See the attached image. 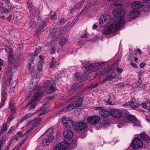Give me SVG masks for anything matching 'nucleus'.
<instances>
[{
  "instance_id": "41",
  "label": "nucleus",
  "mask_w": 150,
  "mask_h": 150,
  "mask_svg": "<svg viewBox=\"0 0 150 150\" xmlns=\"http://www.w3.org/2000/svg\"><path fill=\"white\" fill-rule=\"evenodd\" d=\"M66 20H65L64 18H63L58 21V23H60L61 25H63L66 23Z\"/></svg>"
},
{
  "instance_id": "42",
  "label": "nucleus",
  "mask_w": 150,
  "mask_h": 150,
  "mask_svg": "<svg viewBox=\"0 0 150 150\" xmlns=\"http://www.w3.org/2000/svg\"><path fill=\"white\" fill-rule=\"evenodd\" d=\"M67 40V39L66 38H63L62 39L60 42V45L61 47H62Z\"/></svg>"
},
{
  "instance_id": "62",
  "label": "nucleus",
  "mask_w": 150,
  "mask_h": 150,
  "mask_svg": "<svg viewBox=\"0 0 150 150\" xmlns=\"http://www.w3.org/2000/svg\"><path fill=\"white\" fill-rule=\"evenodd\" d=\"M12 18V15H10L7 18V20L8 21H10L11 19Z\"/></svg>"
},
{
  "instance_id": "3",
  "label": "nucleus",
  "mask_w": 150,
  "mask_h": 150,
  "mask_svg": "<svg viewBox=\"0 0 150 150\" xmlns=\"http://www.w3.org/2000/svg\"><path fill=\"white\" fill-rule=\"evenodd\" d=\"M69 25L68 24H67L65 26L59 29L58 31L56 32H55L54 29L50 30V35L51 37H52V40L50 43L52 46H54L56 44V42L57 40L58 36L62 35L66 30Z\"/></svg>"
},
{
  "instance_id": "26",
  "label": "nucleus",
  "mask_w": 150,
  "mask_h": 150,
  "mask_svg": "<svg viewBox=\"0 0 150 150\" xmlns=\"http://www.w3.org/2000/svg\"><path fill=\"white\" fill-rule=\"evenodd\" d=\"M83 98H80L77 101H74L73 102L74 108H75L81 106L82 104Z\"/></svg>"
},
{
  "instance_id": "15",
  "label": "nucleus",
  "mask_w": 150,
  "mask_h": 150,
  "mask_svg": "<svg viewBox=\"0 0 150 150\" xmlns=\"http://www.w3.org/2000/svg\"><path fill=\"white\" fill-rule=\"evenodd\" d=\"M87 127V124L85 122H81L77 124L75 126V129L78 131L84 129Z\"/></svg>"
},
{
  "instance_id": "9",
  "label": "nucleus",
  "mask_w": 150,
  "mask_h": 150,
  "mask_svg": "<svg viewBox=\"0 0 150 150\" xmlns=\"http://www.w3.org/2000/svg\"><path fill=\"white\" fill-rule=\"evenodd\" d=\"M122 121L125 123H129V122L136 123L135 125V126H138L139 125L138 123L139 122L136 118L133 116L131 115H126L123 117Z\"/></svg>"
},
{
  "instance_id": "50",
  "label": "nucleus",
  "mask_w": 150,
  "mask_h": 150,
  "mask_svg": "<svg viewBox=\"0 0 150 150\" xmlns=\"http://www.w3.org/2000/svg\"><path fill=\"white\" fill-rule=\"evenodd\" d=\"M34 127H33V126H32L31 127L30 129H29L28 130H27L25 133L24 134L25 135H27L31 131L33 130L34 129Z\"/></svg>"
},
{
  "instance_id": "28",
  "label": "nucleus",
  "mask_w": 150,
  "mask_h": 150,
  "mask_svg": "<svg viewBox=\"0 0 150 150\" xmlns=\"http://www.w3.org/2000/svg\"><path fill=\"white\" fill-rule=\"evenodd\" d=\"M116 68V67L115 64L111 65L109 67L105 69V73H106V74H108V73H109L111 71L115 70Z\"/></svg>"
},
{
  "instance_id": "16",
  "label": "nucleus",
  "mask_w": 150,
  "mask_h": 150,
  "mask_svg": "<svg viewBox=\"0 0 150 150\" xmlns=\"http://www.w3.org/2000/svg\"><path fill=\"white\" fill-rule=\"evenodd\" d=\"M110 115L114 117L118 118L121 116L122 113L119 110L113 109L110 111Z\"/></svg>"
},
{
  "instance_id": "5",
  "label": "nucleus",
  "mask_w": 150,
  "mask_h": 150,
  "mask_svg": "<svg viewBox=\"0 0 150 150\" xmlns=\"http://www.w3.org/2000/svg\"><path fill=\"white\" fill-rule=\"evenodd\" d=\"M98 3L91 1L88 3L87 6L85 7L78 14L79 16L80 15H85L91 9L93 11H95L98 7Z\"/></svg>"
},
{
  "instance_id": "21",
  "label": "nucleus",
  "mask_w": 150,
  "mask_h": 150,
  "mask_svg": "<svg viewBox=\"0 0 150 150\" xmlns=\"http://www.w3.org/2000/svg\"><path fill=\"white\" fill-rule=\"evenodd\" d=\"M131 6L133 9H138L143 6L142 2L136 1L132 2L131 4Z\"/></svg>"
},
{
  "instance_id": "56",
  "label": "nucleus",
  "mask_w": 150,
  "mask_h": 150,
  "mask_svg": "<svg viewBox=\"0 0 150 150\" xmlns=\"http://www.w3.org/2000/svg\"><path fill=\"white\" fill-rule=\"evenodd\" d=\"M141 106L144 109H146L147 108V105L145 103H142Z\"/></svg>"
},
{
  "instance_id": "10",
  "label": "nucleus",
  "mask_w": 150,
  "mask_h": 150,
  "mask_svg": "<svg viewBox=\"0 0 150 150\" xmlns=\"http://www.w3.org/2000/svg\"><path fill=\"white\" fill-rule=\"evenodd\" d=\"M43 86L47 89V92L48 93H51L55 91L54 83L52 81L49 80L46 81L44 83Z\"/></svg>"
},
{
  "instance_id": "45",
  "label": "nucleus",
  "mask_w": 150,
  "mask_h": 150,
  "mask_svg": "<svg viewBox=\"0 0 150 150\" xmlns=\"http://www.w3.org/2000/svg\"><path fill=\"white\" fill-rule=\"evenodd\" d=\"M7 7L8 8V9H9V10L10 9H11L13 8V5L11 3H10V1L9 2H7Z\"/></svg>"
},
{
  "instance_id": "4",
  "label": "nucleus",
  "mask_w": 150,
  "mask_h": 150,
  "mask_svg": "<svg viewBox=\"0 0 150 150\" xmlns=\"http://www.w3.org/2000/svg\"><path fill=\"white\" fill-rule=\"evenodd\" d=\"M40 86H37L34 90H33L30 95L29 97L30 98L31 100L30 106V109H34L36 106L35 103L32 105V103L37 100L41 96V93L40 91Z\"/></svg>"
},
{
  "instance_id": "47",
  "label": "nucleus",
  "mask_w": 150,
  "mask_h": 150,
  "mask_svg": "<svg viewBox=\"0 0 150 150\" xmlns=\"http://www.w3.org/2000/svg\"><path fill=\"white\" fill-rule=\"evenodd\" d=\"M15 128V127L12 126L8 130V132H7L8 134H9L11 133H12L13 132Z\"/></svg>"
},
{
  "instance_id": "1",
  "label": "nucleus",
  "mask_w": 150,
  "mask_h": 150,
  "mask_svg": "<svg viewBox=\"0 0 150 150\" xmlns=\"http://www.w3.org/2000/svg\"><path fill=\"white\" fill-rule=\"evenodd\" d=\"M120 0H116L113 5L114 8L113 21L110 26L103 32L104 35H107L117 31L125 23L124 16L125 12L124 5L121 3Z\"/></svg>"
},
{
  "instance_id": "19",
  "label": "nucleus",
  "mask_w": 150,
  "mask_h": 150,
  "mask_svg": "<svg viewBox=\"0 0 150 150\" xmlns=\"http://www.w3.org/2000/svg\"><path fill=\"white\" fill-rule=\"evenodd\" d=\"M139 11L137 10H133L129 11L128 17L131 19L137 17L139 14Z\"/></svg>"
},
{
  "instance_id": "24",
  "label": "nucleus",
  "mask_w": 150,
  "mask_h": 150,
  "mask_svg": "<svg viewBox=\"0 0 150 150\" xmlns=\"http://www.w3.org/2000/svg\"><path fill=\"white\" fill-rule=\"evenodd\" d=\"M59 144L63 150L68 147L69 145V142L66 140L62 141Z\"/></svg>"
},
{
  "instance_id": "22",
  "label": "nucleus",
  "mask_w": 150,
  "mask_h": 150,
  "mask_svg": "<svg viewBox=\"0 0 150 150\" xmlns=\"http://www.w3.org/2000/svg\"><path fill=\"white\" fill-rule=\"evenodd\" d=\"M140 136L147 143L150 142V139L144 132H142L140 134Z\"/></svg>"
},
{
  "instance_id": "53",
  "label": "nucleus",
  "mask_w": 150,
  "mask_h": 150,
  "mask_svg": "<svg viewBox=\"0 0 150 150\" xmlns=\"http://www.w3.org/2000/svg\"><path fill=\"white\" fill-rule=\"evenodd\" d=\"M116 69L118 74H120L122 73V70L121 69H120L117 67L116 68Z\"/></svg>"
},
{
  "instance_id": "58",
  "label": "nucleus",
  "mask_w": 150,
  "mask_h": 150,
  "mask_svg": "<svg viewBox=\"0 0 150 150\" xmlns=\"http://www.w3.org/2000/svg\"><path fill=\"white\" fill-rule=\"evenodd\" d=\"M13 119V118L11 117H8L7 120V122H10Z\"/></svg>"
},
{
  "instance_id": "39",
  "label": "nucleus",
  "mask_w": 150,
  "mask_h": 150,
  "mask_svg": "<svg viewBox=\"0 0 150 150\" xmlns=\"http://www.w3.org/2000/svg\"><path fill=\"white\" fill-rule=\"evenodd\" d=\"M35 113V112L33 113H29L25 115L23 117V120H24L28 118L29 117L33 116V115Z\"/></svg>"
},
{
  "instance_id": "59",
  "label": "nucleus",
  "mask_w": 150,
  "mask_h": 150,
  "mask_svg": "<svg viewBox=\"0 0 150 150\" xmlns=\"http://www.w3.org/2000/svg\"><path fill=\"white\" fill-rule=\"evenodd\" d=\"M145 65V63L143 62H141L140 64V67L141 68L143 67Z\"/></svg>"
},
{
  "instance_id": "38",
  "label": "nucleus",
  "mask_w": 150,
  "mask_h": 150,
  "mask_svg": "<svg viewBox=\"0 0 150 150\" xmlns=\"http://www.w3.org/2000/svg\"><path fill=\"white\" fill-rule=\"evenodd\" d=\"M41 50V48L40 47L37 48L35 51L34 52V53L31 54L30 56H34L37 55L40 52Z\"/></svg>"
},
{
  "instance_id": "34",
  "label": "nucleus",
  "mask_w": 150,
  "mask_h": 150,
  "mask_svg": "<svg viewBox=\"0 0 150 150\" xmlns=\"http://www.w3.org/2000/svg\"><path fill=\"white\" fill-rule=\"evenodd\" d=\"M56 62L55 59L54 57H52L51 58V63L50 66V67L51 68L54 67L55 65Z\"/></svg>"
},
{
  "instance_id": "46",
  "label": "nucleus",
  "mask_w": 150,
  "mask_h": 150,
  "mask_svg": "<svg viewBox=\"0 0 150 150\" xmlns=\"http://www.w3.org/2000/svg\"><path fill=\"white\" fill-rule=\"evenodd\" d=\"M33 59L32 58H31L30 60L29 61V63L28 64V69H29V70H30V67H31V64H30V62H33Z\"/></svg>"
},
{
  "instance_id": "11",
  "label": "nucleus",
  "mask_w": 150,
  "mask_h": 150,
  "mask_svg": "<svg viewBox=\"0 0 150 150\" xmlns=\"http://www.w3.org/2000/svg\"><path fill=\"white\" fill-rule=\"evenodd\" d=\"M143 145L142 140L139 138L136 137L133 139L131 146L133 149H136L141 147Z\"/></svg>"
},
{
  "instance_id": "29",
  "label": "nucleus",
  "mask_w": 150,
  "mask_h": 150,
  "mask_svg": "<svg viewBox=\"0 0 150 150\" xmlns=\"http://www.w3.org/2000/svg\"><path fill=\"white\" fill-rule=\"evenodd\" d=\"M135 98H133L132 99V100L129 103V106L132 107L133 108H135L138 107L139 105L137 103H135Z\"/></svg>"
},
{
  "instance_id": "14",
  "label": "nucleus",
  "mask_w": 150,
  "mask_h": 150,
  "mask_svg": "<svg viewBox=\"0 0 150 150\" xmlns=\"http://www.w3.org/2000/svg\"><path fill=\"white\" fill-rule=\"evenodd\" d=\"M16 67L13 66L11 68H9L7 70V73L8 76V80L9 81H11L12 79V77L14 75V73L16 72ZM9 84L10 81H9Z\"/></svg>"
},
{
  "instance_id": "49",
  "label": "nucleus",
  "mask_w": 150,
  "mask_h": 150,
  "mask_svg": "<svg viewBox=\"0 0 150 150\" xmlns=\"http://www.w3.org/2000/svg\"><path fill=\"white\" fill-rule=\"evenodd\" d=\"M105 103H106V105L109 104L112 105H113L114 104H112L111 101L110 100V99L109 98H108V99L106 100L105 101Z\"/></svg>"
},
{
  "instance_id": "27",
  "label": "nucleus",
  "mask_w": 150,
  "mask_h": 150,
  "mask_svg": "<svg viewBox=\"0 0 150 150\" xmlns=\"http://www.w3.org/2000/svg\"><path fill=\"white\" fill-rule=\"evenodd\" d=\"M41 119L40 118L36 117L33 120L32 123L33 124V127L37 126L41 122Z\"/></svg>"
},
{
  "instance_id": "32",
  "label": "nucleus",
  "mask_w": 150,
  "mask_h": 150,
  "mask_svg": "<svg viewBox=\"0 0 150 150\" xmlns=\"http://www.w3.org/2000/svg\"><path fill=\"white\" fill-rule=\"evenodd\" d=\"M84 0H82L80 2L76 4L75 7L76 9H79L81 8L83 6Z\"/></svg>"
},
{
  "instance_id": "55",
  "label": "nucleus",
  "mask_w": 150,
  "mask_h": 150,
  "mask_svg": "<svg viewBox=\"0 0 150 150\" xmlns=\"http://www.w3.org/2000/svg\"><path fill=\"white\" fill-rule=\"evenodd\" d=\"M144 73V71L143 70L140 71L139 72V77H141L142 75Z\"/></svg>"
},
{
  "instance_id": "33",
  "label": "nucleus",
  "mask_w": 150,
  "mask_h": 150,
  "mask_svg": "<svg viewBox=\"0 0 150 150\" xmlns=\"http://www.w3.org/2000/svg\"><path fill=\"white\" fill-rule=\"evenodd\" d=\"M87 37V34L86 33H85L84 34L80 37V42H82L83 41H85L86 40V38Z\"/></svg>"
},
{
  "instance_id": "7",
  "label": "nucleus",
  "mask_w": 150,
  "mask_h": 150,
  "mask_svg": "<svg viewBox=\"0 0 150 150\" xmlns=\"http://www.w3.org/2000/svg\"><path fill=\"white\" fill-rule=\"evenodd\" d=\"M52 132V129L50 128L46 132V135L42 142L44 146H46L48 145L53 141L54 137Z\"/></svg>"
},
{
  "instance_id": "43",
  "label": "nucleus",
  "mask_w": 150,
  "mask_h": 150,
  "mask_svg": "<svg viewBox=\"0 0 150 150\" xmlns=\"http://www.w3.org/2000/svg\"><path fill=\"white\" fill-rule=\"evenodd\" d=\"M53 150H63L58 144L54 146Z\"/></svg>"
},
{
  "instance_id": "8",
  "label": "nucleus",
  "mask_w": 150,
  "mask_h": 150,
  "mask_svg": "<svg viewBox=\"0 0 150 150\" xmlns=\"http://www.w3.org/2000/svg\"><path fill=\"white\" fill-rule=\"evenodd\" d=\"M119 76L116 72H112L111 74H105L101 79L100 81V83L106 82L108 81H113L118 78Z\"/></svg>"
},
{
  "instance_id": "44",
  "label": "nucleus",
  "mask_w": 150,
  "mask_h": 150,
  "mask_svg": "<svg viewBox=\"0 0 150 150\" xmlns=\"http://www.w3.org/2000/svg\"><path fill=\"white\" fill-rule=\"evenodd\" d=\"M6 139V138L4 136H2L0 138V146H2L4 141Z\"/></svg>"
},
{
  "instance_id": "63",
  "label": "nucleus",
  "mask_w": 150,
  "mask_h": 150,
  "mask_svg": "<svg viewBox=\"0 0 150 150\" xmlns=\"http://www.w3.org/2000/svg\"><path fill=\"white\" fill-rule=\"evenodd\" d=\"M75 9L74 8H71L70 10V12L71 13H72L74 11H75Z\"/></svg>"
},
{
  "instance_id": "18",
  "label": "nucleus",
  "mask_w": 150,
  "mask_h": 150,
  "mask_svg": "<svg viewBox=\"0 0 150 150\" xmlns=\"http://www.w3.org/2000/svg\"><path fill=\"white\" fill-rule=\"evenodd\" d=\"M63 134L65 138L68 139L72 138L74 136V134L72 132L68 129L64 130Z\"/></svg>"
},
{
  "instance_id": "31",
  "label": "nucleus",
  "mask_w": 150,
  "mask_h": 150,
  "mask_svg": "<svg viewBox=\"0 0 150 150\" xmlns=\"http://www.w3.org/2000/svg\"><path fill=\"white\" fill-rule=\"evenodd\" d=\"M73 105V103H72L65 107L64 109H62V110L63 111V110H65L69 111L73 109H74L75 108H74V107L73 108V107H74Z\"/></svg>"
},
{
  "instance_id": "25",
  "label": "nucleus",
  "mask_w": 150,
  "mask_h": 150,
  "mask_svg": "<svg viewBox=\"0 0 150 150\" xmlns=\"http://www.w3.org/2000/svg\"><path fill=\"white\" fill-rule=\"evenodd\" d=\"M43 106L37 112H38V115L40 116L43 114H45L47 113L49 111V110L47 108H44Z\"/></svg>"
},
{
  "instance_id": "64",
  "label": "nucleus",
  "mask_w": 150,
  "mask_h": 150,
  "mask_svg": "<svg viewBox=\"0 0 150 150\" xmlns=\"http://www.w3.org/2000/svg\"><path fill=\"white\" fill-rule=\"evenodd\" d=\"M18 134L19 135V137H21L24 135V134L23 135V134L22 133L20 132H18Z\"/></svg>"
},
{
  "instance_id": "2",
  "label": "nucleus",
  "mask_w": 150,
  "mask_h": 150,
  "mask_svg": "<svg viewBox=\"0 0 150 150\" xmlns=\"http://www.w3.org/2000/svg\"><path fill=\"white\" fill-rule=\"evenodd\" d=\"M81 62L86 69L88 70H92L93 71L96 73L98 76H100L105 73V69L104 67H101L100 63L95 62L91 64L89 62L81 61Z\"/></svg>"
},
{
  "instance_id": "60",
  "label": "nucleus",
  "mask_w": 150,
  "mask_h": 150,
  "mask_svg": "<svg viewBox=\"0 0 150 150\" xmlns=\"http://www.w3.org/2000/svg\"><path fill=\"white\" fill-rule=\"evenodd\" d=\"M129 105V103L128 102V103H125V104L122 105V106L123 107H125Z\"/></svg>"
},
{
  "instance_id": "30",
  "label": "nucleus",
  "mask_w": 150,
  "mask_h": 150,
  "mask_svg": "<svg viewBox=\"0 0 150 150\" xmlns=\"http://www.w3.org/2000/svg\"><path fill=\"white\" fill-rule=\"evenodd\" d=\"M10 12L9 9L5 8L4 6L2 7H0V12L3 13H8Z\"/></svg>"
},
{
  "instance_id": "40",
  "label": "nucleus",
  "mask_w": 150,
  "mask_h": 150,
  "mask_svg": "<svg viewBox=\"0 0 150 150\" xmlns=\"http://www.w3.org/2000/svg\"><path fill=\"white\" fill-rule=\"evenodd\" d=\"M43 64V62L41 61L39 62L38 64V69L39 71H41L42 67V65Z\"/></svg>"
},
{
  "instance_id": "54",
  "label": "nucleus",
  "mask_w": 150,
  "mask_h": 150,
  "mask_svg": "<svg viewBox=\"0 0 150 150\" xmlns=\"http://www.w3.org/2000/svg\"><path fill=\"white\" fill-rule=\"evenodd\" d=\"M142 83V81L141 79V77H139V80L138 81V82L136 83V84L137 85H139L140 84H141Z\"/></svg>"
},
{
  "instance_id": "35",
  "label": "nucleus",
  "mask_w": 150,
  "mask_h": 150,
  "mask_svg": "<svg viewBox=\"0 0 150 150\" xmlns=\"http://www.w3.org/2000/svg\"><path fill=\"white\" fill-rule=\"evenodd\" d=\"M50 18L51 20H53L57 18V16H56V13L54 11H52L50 12Z\"/></svg>"
},
{
  "instance_id": "48",
  "label": "nucleus",
  "mask_w": 150,
  "mask_h": 150,
  "mask_svg": "<svg viewBox=\"0 0 150 150\" xmlns=\"http://www.w3.org/2000/svg\"><path fill=\"white\" fill-rule=\"evenodd\" d=\"M10 107L13 112H14L16 111V107L13 104L11 105Z\"/></svg>"
},
{
  "instance_id": "36",
  "label": "nucleus",
  "mask_w": 150,
  "mask_h": 150,
  "mask_svg": "<svg viewBox=\"0 0 150 150\" xmlns=\"http://www.w3.org/2000/svg\"><path fill=\"white\" fill-rule=\"evenodd\" d=\"M82 76V75L80 73L77 72L74 75V77L75 79L80 80L81 79Z\"/></svg>"
},
{
  "instance_id": "23",
  "label": "nucleus",
  "mask_w": 150,
  "mask_h": 150,
  "mask_svg": "<svg viewBox=\"0 0 150 150\" xmlns=\"http://www.w3.org/2000/svg\"><path fill=\"white\" fill-rule=\"evenodd\" d=\"M1 95L3 96V98L0 105L1 107H2L4 105V102L7 96V93L6 92H5L4 89H2V90H1Z\"/></svg>"
},
{
  "instance_id": "17",
  "label": "nucleus",
  "mask_w": 150,
  "mask_h": 150,
  "mask_svg": "<svg viewBox=\"0 0 150 150\" xmlns=\"http://www.w3.org/2000/svg\"><path fill=\"white\" fill-rule=\"evenodd\" d=\"M142 2L144 11H146L150 10V0H142Z\"/></svg>"
},
{
  "instance_id": "12",
  "label": "nucleus",
  "mask_w": 150,
  "mask_h": 150,
  "mask_svg": "<svg viewBox=\"0 0 150 150\" xmlns=\"http://www.w3.org/2000/svg\"><path fill=\"white\" fill-rule=\"evenodd\" d=\"M62 121L63 125L67 128H70L73 126V122L69 118L64 117Z\"/></svg>"
},
{
  "instance_id": "51",
  "label": "nucleus",
  "mask_w": 150,
  "mask_h": 150,
  "mask_svg": "<svg viewBox=\"0 0 150 150\" xmlns=\"http://www.w3.org/2000/svg\"><path fill=\"white\" fill-rule=\"evenodd\" d=\"M130 65L132 66L133 67H134L135 68H137V66L136 64L132 62H130Z\"/></svg>"
},
{
  "instance_id": "37",
  "label": "nucleus",
  "mask_w": 150,
  "mask_h": 150,
  "mask_svg": "<svg viewBox=\"0 0 150 150\" xmlns=\"http://www.w3.org/2000/svg\"><path fill=\"white\" fill-rule=\"evenodd\" d=\"M8 127L9 125L6 123H3V126L1 129V131L2 132L6 131L7 130Z\"/></svg>"
},
{
  "instance_id": "20",
  "label": "nucleus",
  "mask_w": 150,
  "mask_h": 150,
  "mask_svg": "<svg viewBox=\"0 0 150 150\" xmlns=\"http://www.w3.org/2000/svg\"><path fill=\"white\" fill-rule=\"evenodd\" d=\"M99 113L102 117L105 118L108 117L110 115V112L105 109L100 110Z\"/></svg>"
},
{
  "instance_id": "13",
  "label": "nucleus",
  "mask_w": 150,
  "mask_h": 150,
  "mask_svg": "<svg viewBox=\"0 0 150 150\" xmlns=\"http://www.w3.org/2000/svg\"><path fill=\"white\" fill-rule=\"evenodd\" d=\"M100 117L98 116H90L87 118V120L91 124L94 125L98 123L100 120Z\"/></svg>"
},
{
  "instance_id": "6",
  "label": "nucleus",
  "mask_w": 150,
  "mask_h": 150,
  "mask_svg": "<svg viewBox=\"0 0 150 150\" xmlns=\"http://www.w3.org/2000/svg\"><path fill=\"white\" fill-rule=\"evenodd\" d=\"M111 16L107 14H104L101 16L99 19V24L102 28L108 26L111 21Z\"/></svg>"
},
{
  "instance_id": "57",
  "label": "nucleus",
  "mask_w": 150,
  "mask_h": 150,
  "mask_svg": "<svg viewBox=\"0 0 150 150\" xmlns=\"http://www.w3.org/2000/svg\"><path fill=\"white\" fill-rule=\"evenodd\" d=\"M80 96V93H78L77 94H76L75 96L72 97H71V98L69 99H70L71 100H72L73 99H74V98H75L76 97H79V96Z\"/></svg>"
},
{
  "instance_id": "61",
  "label": "nucleus",
  "mask_w": 150,
  "mask_h": 150,
  "mask_svg": "<svg viewBox=\"0 0 150 150\" xmlns=\"http://www.w3.org/2000/svg\"><path fill=\"white\" fill-rule=\"evenodd\" d=\"M33 82H31L29 85V88H31L33 86Z\"/></svg>"
},
{
  "instance_id": "52",
  "label": "nucleus",
  "mask_w": 150,
  "mask_h": 150,
  "mask_svg": "<svg viewBox=\"0 0 150 150\" xmlns=\"http://www.w3.org/2000/svg\"><path fill=\"white\" fill-rule=\"evenodd\" d=\"M78 16H77L74 19L73 22H72V23H73V25L74 24H75L76 22V21H77L78 20V17L79 16L78 15Z\"/></svg>"
}]
</instances>
